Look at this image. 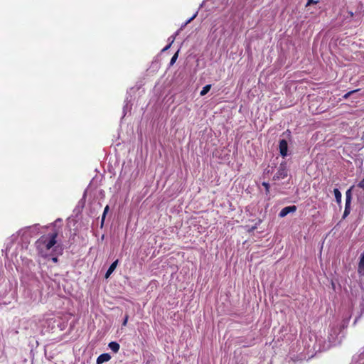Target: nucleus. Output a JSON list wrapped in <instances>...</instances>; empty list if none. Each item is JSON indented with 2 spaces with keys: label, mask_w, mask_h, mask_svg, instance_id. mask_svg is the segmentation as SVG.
Listing matches in <instances>:
<instances>
[{
  "label": "nucleus",
  "mask_w": 364,
  "mask_h": 364,
  "mask_svg": "<svg viewBox=\"0 0 364 364\" xmlns=\"http://www.w3.org/2000/svg\"><path fill=\"white\" fill-rule=\"evenodd\" d=\"M58 232H54L47 235H42L36 242V246L38 254L43 257L53 256L56 250V237Z\"/></svg>",
  "instance_id": "1"
},
{
  "label": "nucleus",
  "mask_w": 364,
  "mask_h": 364,
  "mask_svg": "<svg viewBox=\"0 0 364 364\" xmlns=\"http://www.w3.org/2000/svg\"><path fill=\"white\" fill-rule=\"evenodd\" d=\"M348 320L349 318L343 320L342 324L333 323L330 325L328 334V342H324L322 346L318 343V350H326L331 346L340 343L341 340V328H344L348 324Z\"/></svg>",
  "instance_id": "2"
},
{
  "label": "nucleus",
  "mask_w": 364,
  "mask_h": 364,
  "mask_svg": "<svg viewBox=\"0 0 364 364\" xmlns=\"http://www.w3.org/2000/svg\"><path fill=\"white\" fill-rule=\"evenodd\" d=\"M288 174V169H287V165L286 161H283L279 164V166L278 168V170L277 173L274 174L273 178L274 180H279L284 178L287 176Z\"/></svg>",
  "instance_id": "3"
},
{
  "label": "nucleus",
  "mask_w": 364,
  "mask_h": 364,
  "mask_svg": "<svg viewBox=\"0 0 364 364\" xmlns=\"http://www.w3.org/2000/svg\"><path fill=\"white\" fill-rule=\"evenodd\" d=\"M350 203H351V194H350V191L348 190L346 192L345 210H344V213L343 215V218L347 217L350 212Z\"/></svg>",
  "instance_id": "4"
},
{
  "label": "nucleus",
  "mask_w": 364,
  "mask_h": 364,
  "mask_svg": "<svg viewBox=\"0 0 364 364\" xmlns=\"http://www.w3.org/2000/svg\"><path fill=\"white\" fill-rule=\"evenodd\" d=\"M279 149L280 154L283 157H285L287 156L288 144L285 139H282L279 141Z\"/></svg>",
  "instance_id": "5"
},
{
  "label": "nucleus",
  "mask_w": 364,
  "mask_h": 364,
  "mask_svg": "<svg viewBox=\"0 0 364 364\" xmlns=\"http://www.w3.org/2000/svg\"><path fill=\"white\" fill-rule=\"evenodd\" d=\"M296 210V205L287 206L281 210L279 213L280 218L287 216L290 213H294Z\"/></svg>",
  "instance_id": "6"
},
{
  "label": "nucleus",
  "mask_w": 364,
  "mask_h": 364,
  "mask_svg": "<svg viewBox=\"0 0 364 364\" xmlns=\"http://www.w3.org/2000/svg\"><path fill=\"white\" fill-rule=\"evenodd\" d=\"M111 359V355L109 353H103L99 355L97 358V364H102L105 362H108Z\"/></svg>",
  "instance_id": "7"
},
{
  "label": "nucleus",
  "mask_w": 364,
  "mask_h": 364,
  "mask_svg": "<svg viewBox=\"0 0 364 364\" xmlns=\"http://www.w3.org/2000/svg\"><path fill=\"white\" fill-rule=\"evenodd\" d=\"M117 264L118 260H116L109 266V269H107L105 274V278H108L112 274V272L116 269Z\"/></svg>",
  "instance_id": "8"
},
{
  "label": "nucleus",
  "mask_w": 364,
  "mask_h": 364,
  "mask_svg": "<svg viewBox=\"0 0 364 364\" xmlns=\"http://www.w3.org/2000/svg\"><path fill=\"white\" fill-rule=\"evenodd\" d=\"M109 349L114 353H117L119 350V344L115 341H112L108 345Z\"/></svg>",
  "instance_id": "9"
},
{
  "label": "nucleus",
  "mask_w": 364,
  "mask_h": 364,
  "mask_svg": "<svg viewBox=\"0 0 364 364\" xmlns=\"http://www.w3.org/2000/svg\"><path fill=\"white\" fill-rule=\"evenodd\" d=\"M334 195H335V198H336V200L338 203H341V193L339 191V190L338 188H335L334 191Z\"/></svg>",
  "instance_id": "10"
},
{
  "label": "nucleus",
  "mask_w": 364,
  "mask_h": 364,
  "mask_svg": "<svg viewBox=\"0 0 364 364\" xmlns=\"http://www.w3.org/2000/svg\"><path fill=\"white\" fill-rule=\"evenodd\" d=\"M210 88H211V85H207L205 87H203L200 93V96L205 95L210 91Z\"/></svg>",
  "instance_id": "11"
},
{
  "label": "nucleus",
  "mask_w": 364,
  "mask_h": 364,
  "mask_svg": "<svg viewBox=\"0 0 364 364\" xmlns=\"http://www.w3.org/2000/svg\"><path fill=\"white\" fill-rule=\"evenodd\" d=\"M358 357V359L355 357H354L353 359L360 362V364H364V350L361 352Z\"/></svg>",
  "instance_id": "12"
},
{
  "label": "nucleus",
  "mask_w": 364,
  "mask_h": 364,
  "mask_svg": "<svg viewBox=\"0 0 364 364\" xmlns=\"http://www.w3.org/2000/svg\"><path fill=\"white\" fill-rule=\"evenodd\" d=\"M358 272L360 275L364 276V264H358Z\"/></svg>",
  "instance_id": "13"
},
{
  "label": "nucleus",
  "mask_w": 364,
  "mask_h": 364,
  "mask_svg": "<svg viewBox=\"0 0 364 364\" xmlns=\"http://www.w3.org/2000/svg\"><path fill=\"white\" fill-rule=\"evenodd\" d=\"M178 51H177L171 58V61H170V65H172L175 63V62L177 60V58H178Z\"/></svg>",
  "instance_id": "14"
},
{
  "label": "nucleus",
  "mask_w": 364,
  "mask_h": 364,
  "mask_svg": "<svg viewBox=\"0 0 364 364\" xmlns=\"http://www.w3.org/2000/svg\"><path fill=\"white\" fill-rule=\"evenodd\" d=\"M109 210V206L108 205H106V207L105 208V210H104V212H103V214H102V223H103L104 220H105V215L107 213Z\"/></svg>",
  "instance_id": "15"
},
{
  "label": "nucleus",
  "mask_w": 364,
  "mask_h": 364,
  "mask_svg": "<svg viewBox=\"0 0 364 364\" xmlns=\"http://www.w3.org/2000/svg\"><path fill=\"white\" fill-rule=\"evenodd\" d=\"M359 264H364V252L360 255Z\"/></svg>",
  "instance_id": "16"
},
{
  "label": "nucleus",
  "mask_w": 364,
  "mask_h": 364,
  "mask_svg": "<svg viewBox=\"0 0 364 364\" xmlns=\"http://www.w3.org/2000/svg\"><path fill=\"white\" fill-rule=\"evenodd\" d=\"M317 1H314V0H307V4H306V6L311 5V4H317Z\"/></svg>",
  "instance_id": "17"
},
{
  "label": "nucleus",
  "mask_w": 364,
  "mask_h": 364,
  "mask_svg": "<svg viewBox=\"0 0 364 364\" xmlns=\"http://www.w3.org/2000/svg\"><path fill=\"white\" fill-rule=\"evenodd\" d=\"M173 42V39L171 41V42L167 45L165 48H163L162 51H166L171 46V43Z\"/></svg>",
  "instance_id": "18"
},
{
  "label": "nucleus",
  "mask_w": 364,
  "mask_h": 364,
  "mask_svg": "<svg viewBox=\"0 0 364 364\" xmlns=\"http://www.w3.org/2000/svg\"><path fill=\"white\" fill-rule=\"evenodd\" d=\"M262 186L265 187L267 191H269V185L268 183L263 182Z\"/></svg>",
  "instance_id": "19"
},
{
  "label": "nucleus",
  "mask_w": 364,
  "mask_h": 364,
  "mask_svg": "<svg viewBox=\"0 0 364 364\" xmlns=\"http://www.w3.org/2000/svg\"><path fill=\"white\" fill-rule=\"evenodd\" d=\"M357 90H353V91H351V92H349L348 93H346L345 95H344V97L345 98H347L349 95H350L351 94L355 92Z\"/></svg>",
  "instance_id": "20"
},
{
  "label": "nucleus",
  "mask_w": 364,
  "mask_h": 364,
  "mask_svg": "<svg viewBox=\"0 0 364 364\" xmlns=\"http://www.w3.org/2000/svg\"><path fill=\"white\" fill-rule=\"evenodd\" d=\"M197 16V13H196L189 20L187 21L186 24L190 23L192 20H193Z\"/></svg>",
  "instance_id": "21"
},
{
  "label": "nucleus",
  "mask_w": 364,
  "mask_h": 364,
  "mask_svg": "<svg viewBox=\"0 0 364 364\" xmlns=\"http://www.w3.org/2000/svg\"><path fill=\"white\" fill-rule=\"evenodd\" d=\"M127 321H128V316L127 315L124 319V321H123V323L122 325L123 326H126L127 325Z\"/></svg>",
  "instance_id": "22"
},
{
  "label": "nucleus",
  "mask_w": 364,
  "mask_h": 364,
  "mask_svg": "<svg viewBox=\"0 0 364 364\" xmlns=\"http://www.w3.org/2000/svg\"><path fill=\"white\" fill-rule=\"evenodd\" d=\"M358 186L360 188H364V181L360 182V183L358 184Z\"/></svg>",
  "instance_id": "23"
},
{
  "label": "nucleus",
  "mask_w": 364,
  "mask_h": 364,
  "mask_svg": "<svg viewBox=\"0 0 364 364\" xmlns=\"http://www.w3.org/2000/svg\"><path fill=\"white\" fill-rule=\"evenodd\" d=\"M128 108V105L127 104L124 107V112H125V110Z\"/></svg>",
  "instance_id": "24"
},
{
  "label": "nucleus",
  "mask_w": 364,
  "mask_h": 364,
  "mask_svg": "<svg viewBox=\"0 0 364 364\" xmlns=\"http://www.w3.org/2000/svg\"><path fill=\"white\" fill-rule=\"evenodd\" d=\"M52 260H53V262H57V257H53V258H52Z\"/></svg>",
  "instance_id": "25"
}]
</instances>
